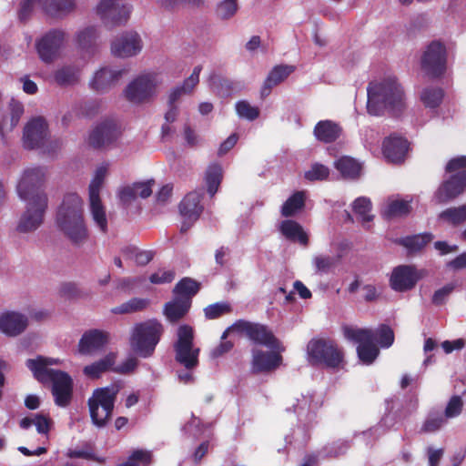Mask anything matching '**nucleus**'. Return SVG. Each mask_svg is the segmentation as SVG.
Segmentation results:
<instances>
[{
    "label": "nucleus",
    "instance_id": "72a5a7b5",
    "mask_svg": "<svg viewBox=\"0 0 466 466\" xmlns=\"http://www.w3.org/2000/svg\"><path fill=\"white\" fill-rule=\"evenodd\" d=\"M89 208L92 219L103 233L107 232V218L106 208L100 198H89Z\"/></svg>",
    "mask_w": 466,
    "mask_h": 466
},
{
    "label": "nucleus",
    "instance_id": "0e129e2a",
    "mask_svg": "<svg viewBox=\"0 0 466 466\" xmlns=\"http://www.w3.org/2000/svg\"><path fill=\"white\" fill-rule=\"evenodd\" d=\"M234 347V343L230 340H227V339H222L220 343L216 346L210 352V356L213 359H218L222 357L223 355L228 353Z\"/></svg>",
    "mask_w": 466,
    "mask_h": 466
},
{
    "label": "nucleus",
    "instance_id": "f3484780",
    "mask_svg": "<svg viewBox=\"0 0 466 466\" xmlns=\"http://www.w3.org/2000/svg\"><path fill=\"white\" fill-rule=\"evenodd\" d=\"M65 40V33L62 30L53 29L47 32L36 43V49L40 58L46 62H52L58 55Z\"/></svg>",
    "mask_w": 466,
    "mask_h": 466
},
{
    "label": "nucleus",
    "instance_id": "a19ab883",
    "mask_svg": "<svg viewBox=\"0 0 466 466\" xmlns=\"http://www.w3.org/2000/svg\"><path fill=\"white\" fill-rule=\"evenodd\" d=\"M54 79L60 86L75 85L78 81L77 70L74 66H63L55 72Z\"/></svg>",
    "mask_w": 466,
    "mask_h": 466
},
{
    "label": "nucleus",
    "instance_id": "e433bc0d",
    "mask_svg": "<svg viewBox=\"0 0 466 466\" xmlns=\"http://www.w3.org/2000/svg\"><path fill=\"white\" fill-rule=\"evenodd\" d=\"M342 332L346 339L359 343V345L375 339V333L370 329H360L345 325L342 327Z\"/></svg>",
    "mask_w": 466,
    "mask_h": 466
},
{
    "label": "nucleus",
    "instance_id": "423d86ee",
    "mask_svg": "<svg viewBox=\"0 0 466 466\" xmlns=\"http://www.w3.org/2000/svg\"><path fill=\"white\" fill-rule=\"evenodd\" d=\"M121 386L113 383L110 386L97 388L88 399V408L92 422L99 427H105L111 419L115 402Z\"/></svg>",
    "mask_w": 466,
    "mask_h": 466
},
{
    "label": "nucleus",
    "instance_id": "49530a36",
    "mask_svg": "<svg viewBox=\"0 0 466 466\" xmlns=\"http://www.w3.org/2000/svg\"><path fill=\"white\" fill-rule=\"evenodd\" d=\"M380 351L374 344V340L362 343L357 347V354L360 360L366 365L371 364L378 357Z\"/></svg>",
    "mask_w": 466,
    "mask_h": 466
},
{
    "label": "nucleus",
    "instance_id": "9b49d317",
    "mask_svg": "<svg viewBox=\"0 0 466 466\" xmlns=\"http://www.w3.org/2000/svg\"><path fill=\"white\" fill-rule=\"evenodd\" d=\"M420 66L431 77H439L446 70V47L440 41L429 44L420 58Z\"/></svg>",
    "mask_w": 466,
    "mask_h": 466
},
{
    "label": "nucleus",
    "instance_id": "cd10ccee",
    "mask_svg": "<svg viewBox=\"0 0 466 466\" xmlns=\"http://www.w3.org/2000/svg\"><path fill=\"white\" fill-rule=\"evenodd\" d=\"M313 133L319 141L332 143L339 137L341 128L331 120H320L316 124Z\"/></svg>",
    "mask_w": 466,
    "mask_h": 466
},
{
    "label": "nucleus",
    "instance_id": "8fccbe9b",
    "mask_svg": "<svg viewBox=\"0 0 466 466\" xmlns=\"http://www.w3.org/2000/svg\"><path fill=\"white\" fill-rule=\"evenodd\" d=\"M463 406L464 403L461 396H451L443 411L444 417L449 420L460 416L462 412Z\"/></svg>",
    "mask_w": 466,
    "mask_h": 466
},
{
    "label": "nucleus",
    "instance_id": "4be33fe9",
    "mask_svg": "<svg viewBox=\"0 0 466 466\" xmlns=\"http://www.w3.org/2000/svg\"><path fill=\"white\" fill-rule=\"evenodd\" d=\"M109 334L100 329L86 331L78 343V350L83 355L94 353L102 350L108 342Z\"/></svg>",
    "mask_w": 466,
    "mask_h": 466
},
{
    "label": "nucleus",
    "instance_id": "39448f33",
    "mask_svg": "<svg viewBox=\"0 0 466 466\" xmlns=\"http://www.w3.org/2000/svg\"><path fill=\"white\" fill-rule=\"evenodd\" d=\"M230 333H236L240 337H244L257 346L266 347L269 350H278L279 351L285 350L281 341L276 337L272 329L260 322L242 319H238L224 330L220 339H227Z\"/></svg>",
    "mask_w": 466,
    "mask_h": 466
},
{
    "label": "nucleus",
    "instance_id": "f257e3e1",
    "mask_svg": "<svg viewBox=\"0 0 466 466\" xmlns=\"http://www.w3.org/2000/svg\"><path fill=\"white\" fill-rule=\"evenodd\" d=\"M46 171L36 167L24 171L16 187L19 198L27 202L26 209L17 224V231L27 233L36 230L44 221L47 208V197L42 190Z\"/></svg>",
    "mask_w": 466,
    "mask_h": 466
},
{
    "label": "nucleus",
    "instance_id": "2eb2a0df",
    "mask_svg": "<svg viewBox=\"0 0 466 466\" xmlns=\"http://www.w3.org/2000/svg\"><path fill=\"white\" fill-rule=\"evenodd\" d=\"M465 189L466 171H459L444 180L436 190L434 196L438 203H447L459 197Z\"/></svg>",
    "mask_w": 466,
    "mask_h": 466
},
{
    "label": "nucleus",
    "instance_id": "412c9836",
    "mask_svg": "<svg viewBox=\"0 0 466 466\" xmlns=\"http://www.w3.org/2000/svg\"><path fill=\"white\" fill-rule=\"evenodd\" d=\"M409 148L407 139L392 134L386 137L382 143V154L387 161L394 164L402 163Z\"/></svg>",
    "mask_w": 466,
    "mask_h": 466
},
{
    "label": "nucleus",
    "instance_id": "79ce46f5",
    "mask_svg": "<svg viewBox=\"0 0 466 466\" xmlns=\"http://www.w3.org/2000/svg\"><path fill=\"white\" fill-rule=\"evenodd\" d=\"M444 92L441 87H426L421 91L420 100L426 107L436 108L443 99Z\"/></svg>",
    "mask_w": 466,
    "mask_h": 466
},
{
    "label": "nucleus",
    "instance_id": "9d476101",
    "mask_svg": "<svg viewBox=\"0 0 466 466\" xmlns=\"http://www.w3.org/2000/svg\"><path fill=\"white\" fill-rule=\"evenodd\" d=\"M35 3H37L43 11L52 17L68 14L75 8L74 0H23L18 10L20 21L25 22L30 17Z\"/></svg>",
    "mask_w": 466,
    "mask_h": 466
},
{
    "label": "nucleus",
    "instance_id": "3c124183",
    "mask_svg": "<svg viewBox=\"0 0 466 466\" xmlns=\"http://www.w3.org/2000/svg\"><path fill=\"white\" fill-rule=\"evenodd\" d=\"M236 111L240 117L250 121L257 119L259 116L258 107L251 106L245 100L238 101L236 104Z\"/></svg>",
    "mask_w": 466,
    "mask_h": 466
},
{
    "label": "nucleus",
    "instance_id": "5701e85b",
    "mask_svg": "<svg viewBox=\"0 0 466 466\" xmlns=\"http://www.w3.org/2000/svg\"><path fill=\"white\" fill-rule=\"evenodd\" d=\"M125 72L126 70H112L103 67L95 74L90 82L91 88L97 92H106L118 82Z\"/></svg>",
    "mask_w": 466,
    "mask_h": 466
},
{
    "label": "nucleus",
    "instance_id": "a211bd4d",
    "mask_svg": "<svg viewBox=\"0 0 466 466\" xmlns=\"http://www.w3.org/2000/svg\"><path fill=\"white\" fill-rule=\"evenodd\" d=\"M47 136V123L42 116L32 118L24 128V147L34 149L44 145Z\"/></svg>",
    "mask_w": 466,
    "mask_h": 466
},
{
    "label": "nucleus",
    "instance_id": "774afa93",
    "mask_svg": "<svg viewBox=\"0 0 466 466\" xmlns=\"http://www.w3.org/2000/svg\"><path fill=\"white\" fill-rule=\"evenodd\" d=\"M134 184L137 196L142 198H147L152 194V186L155 184V181L151 179L146 182H136Z\"/></svg>",
    "mask_w": 466,
    "mask_h": 466
},
{
    "label": "nucleus",
    "instance_id": "c85d7f7f",
    "mask_svg": "<svg viewBox=\"0 0 466 466\" xmlns=\"http://www.w3.org/2000/svg\"><path fill=\"white\" fill-rule=\"evenodd\" d=\"M116 355L113 352L108 353L104 358L86 365L83 373L89 379H99L101 375L113 369Z\"/></svg>",
    "mask_w": 466,
    "mask_h": 466
},
{
    "label": "nucleus",
    "instance_id": "13d9d810",
    "mask_svg": "<svg viewBox=\"0 0 466 466\" xmlns=\"http://www.w3.org/2000/svg\"><path fill=\"white\" fill-rule=\"evenodd\" d=\"M209 81L223 96H228L233 89V83L230 80L221 78L215 74L210 76Z\"/></svg>",
    "mask_w": 466,
    "mask_h": 466
},
{
    "label": "nucleus",
    "instance_id": "e2e57ef3",
    "mask_svg": "<svg viewBox=\"0 0 466 466\" xmlns=\"http://www.w3.org/2000/svg\"><path fill=\"white\" fill-rule=\"evenodd\" d=\"M34 425L36 431L41 434H47L50 431L51 420L43 414L34 415Z\"/></svg>",
    "mask_w": 466,
    "mask_h": 466
},
{
    "label": "nucleus",
    "instance_id": "20e7f679",
    "mask_svg": "<svg viewBox=\"0 0 466 466\" xmlns=\"http://www.w3.org/2000/svg\"><path fill=\"white\" fill-rule=\"evenodd\" d=\"M59 229L75 245L82 244L87 238V228L83 216V201L76 193L66 194L56 214Z\"/></svg>",
    "mask_w": 466,
    "mask_h": 466
},
{
    "label": "nucleus",
    "instance_id": "393cba45",
    "mask_svg": "<svg viewBox=\"0 0 466 466\" xmlns=\"http://www.w3.org/2000/svg\"><path fill=\"white\" fill-rule=\"evenodd\" d=\"M295 70V66L279 65L274 66L268 73L260 90L261 97L268 96L271 89L287 79Z\"/></svg>",
    "mask_w": 466,
    "mask_h": 466
},
{
    "label": "nucleus",
    "instance_id": "4d7b16f0",
    "mask_svg": "<svg viewBox=\"0 0 466 466\" xmlns=\"http://www.w3.org/2000/svg\"><path fill=\"white\" fill-rule=\"evenodd\" d=\"M206 0H159L160 5L167 9H173L179 5H188L191 7H201Z\"/></svg>",
    "mask_w": 466,
    "mask_h": 466
},
{
    "label": "nucleus",
    "instance_id": "2f4dec72",
    "mask_svg": "<svg viewBox=\"0 0 466 466\" xmlns=\"http://www.w3.org/2000/svg\"><path fill=\"white\" fill-rule=\"evenodd\" d=\"M223 179V168L219 163H210L204 175V181L207 186V191L210 197H214Z\"/></svg>",
    "mask_w": 466,
    "mask_h": 466
},
{
    "label": "nucleus",
    "instance_id": "f03ea898",
    "mask_svg": "<svg viewBox=\"0 0 466 466\" xmlns=\"http://www.w3.org/2000/svg\"><path fill=\"white\" fill-rule=\"evenodd\" d=\"M59 363L58 359L37 356L36 359H28L25 365L40 383L52 384L55 403L59 407H66L73 395V380L67 372L49 368Z\"/></svg>",
    "mask_w": 466,
    "mask_h": 466
},
{
    "label": "nucleus",
    "instance_id": "bb28decb",
    "mask_svg": "<svg viewBox=\"0 0 466 466\" xmlns=\"http://www.w3.org/2000/svg\"><path fill=\"white\" fill-rule=\"evenodd\" d=\"M280 233L289 241L298 242L302 246H308L309 236L302 226L292 219H286L280 223Z\"/></svg>",
    "mask_w": 466,
    "mask_h": 466
},
{
    "label": "nucleus",
    "instance_id": "680f3d73",
    "mask_svg": "<svg viewBox=\"0 0 466 466\" xmlns=\"http://www.w3.org/2000/svg\"><path fill=\"white\" fill-rule=\"evenodd\" d=\"M446 172L457 173L459 171H466V156H460L451 158L446 165Z\"/></svg>",
    "mask_w": 466,
    "mask_h": 466
},
{
    "label": "nucleus",
    "instance_id": "aec40b11",
    "mask_svg": "<svg viewBox=\"0 0 466 466\" xmlns=\"http://www.w3.org/2000/svg\"><path fill=\"white\" fill-rule=\"evenodd\" d=\"M119 135L117 124L114 120H105L91 132L89 144L94 148H101L115 142Z\"/></svg>",
    "mask_w": 466,
    "mask_h": 466
},
{
    "label": "nucleus",
    "instance_id": "09e8293b",
    "mask_svg": "<svg viewBox=\"0 0 466 466\" xmlns=\"http://www.w3.org/2000/svg\"><path fill=\"white\" fill-rule=\"evenodd\" d=\"M353 211L360 216L362 221L370 222L373 219V216L370 215V211L371 210V202L370 198L365 197H360L355 199L353 202Z\"/></svg>",
    "mask_w": 466,
    "mask_h": 466
},
{
    "label": "nucleus",
    "instance_id": "1a4fd4ad",
    "mask_svg": "<svg viewBox=\"0 0 466 466\" xmlns=\"http://www.w3.org/2000/svg\"><path fill=\"white\" fill-rule=\"evenodd\" d=\"M177 339L174 343L175 360L187 370L198 365L200 350L194 346V329L189 325H181L177 331Z\"/></svg>",
    "mask_w": 466,
    "mask_h": 466
},
{
    "label": "nucleus",
    "instance_id": "7c9ffc66",
    "mask_svg": "<svg viewBox=\"0 0 466 466\" xmlns=\"http://www.w3.org/2000/svg\"><path fill=\"white\" fill-rule=\"evenodd\" d=\"M190 306L188 299L176 297L173 301L165 304L164 313L169 321L177 322L187 313Z\"/></svg>",
    "mask_w": 466,
    "mask_h": 466
},
{
    "label": "nucleus",
    "instance_id": "338daca9",
    "mask_svg": "<svg viewBox=\"0 0 466 466\" xmlns=\"http://www.w3.org/2000/svg\"><path fill=\"white\" fill-rule=\"evenodd\" d=\"M137 366V360L135 358H128L116 367H113L112 370L119 374H129L133 372Z\"/></svg>",
    "mask_w": 466,
    "mask_h": 466
},
{
    "label": "nucleus",
    "instance_id": "ddd939ff",
    "mask_svg": "<svg viewBox=\"0 0 466 466\" xmlns=\"http://www.w3.org/2000/svg\"><path fill=\"white\" fill-rule=\"evenodd\" d=\"M425 275L424 269H418L414 265H400L392 269L390 286L394 291L406 292L414 289Z\"/></svg>",
    "mask_w": 466,
    "mask_h": 466
},
{
    "label": "nucleus",
    "instance_id": "5fc2aeb1",
    "mask_svg": "<svg viewBox=\"0 0 466 466\" xmlns=\"http://www.w3.org/2000/svg\"><path fill=\"white\" fill-rule=\"evenodd\" d=\"M329 175V170L326 166L316 163L305 173V178L309 181L324 180L328 178Z\"/></svg>",
    "mask_w": 466,
    "mask_h": 466
},
{
    "label": "nucleus",
    "instance_id": "4468645a",
    "mask_svg": "<svg viewBox=\"0 0 466 466\" xmlns=\"http://www.w3.org/2000/svg\"><path fill=\"white\" fill-rule=\"evenodd\" d=\"M96 11L106 25H121L127 22L131 9L123 0H101Z\"/></svg>",
    "mask_w": 466,
    "mask_h": 466
},
{
    "label": "nucleus",
    "instance_id": "864d4df0",
    "mask_svg": "<svg viewBox=\"0 0 466 466\" xmlns=\"http://www.w3.org/2000/svg\"><path fill=\"white\" fill-rule=\"evenodd\" d=\"M237 10V0H223L217 7V15L221 19H228L236 14Z\"/></svg>",
    "mask_w": 466,
    "mask_h": 466
},
{
    "label": "nucleus",
    "instance_id": "052dcab7",
    "mask_svg": "<svg viewBox=\"0 0 466 466\" xmlns=\"http://www.w3.org/2000/svg\"><path fill=\"white\" fill-rule=\"evenodd\" d=\"M335 264V258L329 256H317L314 258V265L319 272H328Z\"/></svg>",
    "mask_w": 466,
    "mask_h": 466
},
{
    "label": "nucleus",
    "instance_id": "7ed1b4c3",
    "mask_svg": "<svg viewBox=\"0 0 466 466\" xmlns=\"http://www.w3.org/2000/svg\"><path fill=\"white\" fill-rule=\"evenodd\" d=\"M367 110L372 116H380L384 109L397 116L405 108V93L395 76L380 82H370L367 88Z\"/></svg>",
    "mask_w": 466,
    "mask_h": 466
},
{
    "label": "nucleus",
    "instance_id": "c03bdc74",
    "mask_svg": "<svg viewBox=\"0 0 466 466\" xmlns=\"http://www.w3.org/2000/svg\"><path fill=\"white\" fill-rule=\"evenodd\" d=\"M149 304L148 299L132 298L128 301L112 309L114 314H128L145 309Z\"/></svg>",
    "mask_w": 466,
    "mask_h": 466
},
{
    "label": "nucleus",
    "instance_id": "37998d69",
    "mask_svg": "<svg viewBox=\"0 0 466 466\" xmlns=\"http://www.w3.org/2000/svg\"><path fill=\"white\" fill-rule=\"evenodd\" d=\"M96 38V29L94 26H89L77 34L76 42L82 50L93 53Z\"/></svg>",
    "mask_w": 466,
    "mask_h": 466
},
{
    "label": "nucleus",
    "instance_id": "c756f323",
    "mask_svg": "<svg viewBox=\"0 0 466 466\" xmlns=\"http://www.w3.org/2000/svg\"><path fill=\"white\" fill-rule=\"evenodd\" d=\"M202 66L194 67L192 74L183 82L182 86L173 88L168 96V105L176 104L182 95L190 93L199 82Z\"/></svg>",
    "mask_w": 466,
    "mask_h": 466
},
{
    "label": "nucleus",
    "instance_id": "4c0bfd02",
    "mask_svg": "<svg viewBox=\"0 0 466 466\" xmlns=\"http://www.w3.org/2000/svg\"><path fill=\"white\" fill-rule=\"evenodd\" d=\"M200 289V283L191 278H183L175 286L173 292L177 298L188 299L191 301Z\"/></svg>",
    "mask_w": 466,
    "mask_h": 466
},
{
    "label": "nucleus",
    "instance_id": "6ab92c4d",
    "mask_svg": "<svg viewBox=\"0 0 466 466\" xmlns=\"http://www.w3.org/2000/svg\"><path fill=\"white\" fill-rule=\"evenodd\" d=\"M141 49L142 42L136 32H126L111 44L112 54L122 58L136 56Z\"/></svg>",
    "mask_w": 466,
    "mask_h": 466
},
{
    "label": "nucleus",
    "instance_id": "473e14b6",
    "mask_svg": "<svg viewBox=\"0 0 466 466\" xmlns=\"http://www.w3.org/2000/svg\"><path fill=\"white\" fill-rule=\"evenodd\" d=\"M306 194L304 191L294 192L282 205L281 215L285 218L295 216L305 208Z\"/></svg>",
    "mask_w": 466,
    "mask_h": 466
},
{
    "label": "nucleus",
    "instance_id": "f704fd0d",
    "mask_svg": "<svg viewBox=\"0 0 466 466\" xmlns=\"http://www.w3.org/2000/svg\"><path fill=\"white\" fill-rule=\"evenodd\" d=\"M434 236L430 232L407 236L400 239L399 243L405 247L409 252L415 253L424 248V247L432 241Z\"/></svg>",
    "mask_w": 466,
    "mask_h": 466
},
{
    "label": "nucleus",
    "instance_id": "a18cd8bd",
    "mask_svg": "<svg viewBox=\"0 0 466 466\" xmlns=\"http://www.w3.org/2000/svg\"><path fill=\"white\" fill-rule=\"evenodd\" d=\"M440 218L453 226H458L466 221V204L457 208H449L440 214Z\"/></svg>",
    "mask_w": 466,
    "mask_h": 466
},
{
    "label": "nucleus",
    "instance_id": "c9c22d12",
    "mask_svg": "<svg viewBox=\"0 0 466 466\" xmlns=\"http://www.w3.org/2000/svg\"><path fill=\"white\" fill-rule=\"evenodd\" d=\"M447 420L441 410L431 409L421 425L420 431L423 433L436 432L447 423Z\"/></svg>",
    "mask_w": 466,
    "mask_h": 466
},
{
    "label": "nucleus",
    "instance_id": "dca6fc26",
    "mask_svg": "<svg viewBox=\"0 0 466 466\" xmlns=\"http://www.w3.org/2000/svg\"><path fill=\"white\" fill-rule=\"evenodd\" d=\"M281 352L278 350L265 351L259 349H253L251 360L252 373H268L277 370L282 364L283 358Z\"/></svg>",
    "mask_w": 466,
    "mask_h": 466
},
{
    "label": "nucleus",
    "instance_id": "ea45409f",
    "mask_svg": "<svg viewBox=\"0 0 466 466\" xmlns=\"http://www.w3.org/2000/svg\"><path fill=\"white\" fill-rule=\"evenodd\" d=\"M411 210V207L409 201L397 199L388 203L382 215L387 219L407 216Z\"/></svg>",
    "mask_w": 466,
    "mask_h": 466
},
{
    "label": "nucleus",
    "instance_id": "58836bf2",
    "mask_svg": "<svg viewBox=\"0 0 466 466\" xmlns=\"http://www.w3.org/2000/svg\"><path fill=\"white\" fill-rule=\"evenodd\" d=\"M335 167L342 177L356 178L360 176L361 167L355 159L350 157H342L335 162Z\"/></svg>",
    "mask_w": 466,
    "mask_h": 466
},
{
    "label": "nucleus",
    "instance_id": "b1692460",
    "mask_svg": "<svg viewBox=\"0 0 466 466\" xmlns=\"http://www.w3.org/2000/svg\"><path fill=\"white\" fill-rule=\"evenodd\" d=\"M202 197L203 194L198 191L186 195L179 204L180 215L186 219L197 221L203 211Z\"/></svg>",
    "mask_w": 466,
    "mask_h": 466
},
{
    "label": "nucleus",
    "instance_id": "6e6d98bb",
    "mask_svg": "<svg viewBox=\"0 0 466 466\" xmlns=\"http://www.w3.org/2000/svg\"><path fill=\"white\" fill-rule=\"evenodd\" d=\"M378 342L382 348H389L393 344L394 332L390 326L386 324L380 326L378 329Z\"/></svg>",
    "mask_w": 466,
    "mask_h": 466
},
{
    "label": "nucleus",
    "instance_id": "bf43d9fd",
    "mask_svg": "<svg viewBox=\"0 0 466 466\" xmlns=\"http://www.w3.org/2000/svg\"><path fill=\"white\" fill-rule=\"evenodd\" d=\"M455 289L454 283H448L442 288L437 289L431 299L434 305L440 306L445 303L447 298L452 293Z\"/></svg>",
    "mask_w": 466,
    "mask_h": 466
},
{
    "label": "nucleus",
    "instance_id": "f8f14e48",
    "mask_svg": "<svg viewBox=\"0 0 466 466\" xmlns=\"http://www.w3.org/2000/svg\"><path fill=\"white\" fill-rule=\"evenodd\" d=\"M158 83L157 75L155 73L140 75L128 84L125 96L132 103H144L155 95Z\"/></svg>",
    "mask_w": 466,
    "mask_h": 466
},
{
    "label": "nucleus",
    "instance_id": "6e6552de",
    "mask_svg": "<svg viewBox=\"0 0 466 466\" xmlns=\"http://www.w3.org/2000/svg\"><path fill=\"white\" fill-rule=\"evenodd\" d=\"M308 360L312 365L337 369L344 360V353L331 339H312L307 346Z\"/></svg>",
    "mask_w": 466,
    "mask_h": 466
},
{
    "label": "nucleus",
    "instance_id": "de8ad7c7",
    "mask_svg": "<svg viewBox=\"0 0 466 466\" xmlns=\"http://www.w3.org/2000/svg\"><path fill=\"white\" fill-rule=\"evenodd\" d=\"M232 312L231 305L227 302H216L204 309V314L208 319H216Z\"/></svg>",
    "mask_w": 466,
    "mask_h": 466
},
{
    "label": "nucleus",
    "instance_id": "0eeeda50",
    "mask_svg": "<svg viewBox=\"0 0 466 466\" xmlns=\"http://www.w3.org/2000/svg\"><path fill=\"white\" fill-rule=\"evenodd\" d=\"M164 328L157 319L135 325L130 338L132 350L142 358L150 357L160 340Z\"/></svg>",
    "mask_w": 466,
    "mask_h": 466
},
{
    "label": "nucleus",
    "instance_id": "603ef678",
    "mask_svg": "<svg viewBox=\"0 0 466 466\" xmlns=\"http://www.w3.org/2000/svg\"><path fill=\"white\" fill-rule=\"evenodd\" d=\"M151 461V454L148 451L137 450L135 451L127 460L118 466H139L140 463L147 465Z\"/></svg>",
    "mask_w": 466,
    "mask_h": 466
},
{
    "label": "nucleus",
    "instance_id": "a878e982",
    "mask_svg": "<svg viewBox=\"0 0 466 466\" xmlns=\"http://www.w3.org/2000/svg\"><path fill=\"white\" fill-rule=\"evenodd\" d=\"M27 326V319L19 313L8 312L0 317V330L15 336L23 332Z\"/></svg>",
    "mask_w": 466,
    "mask_h": 466
},
{
    "label": "nucleus",
    "instance_id": "69168bd1",
    "mask_svg": "<svg viewBox=\"0 0 466 466\" xmlns=\"http://www.w3.org/2000/svg\"><path fill=\"white\" fill-rule=\"evenodd\" d=\"M175 279V271L174 270H167L163 272H156L153 273L149 277V280L153 284H164L170 283Z\"/></svg>",
    "mask_w": 466,
    "mask_h": 466
}]
</instances>
